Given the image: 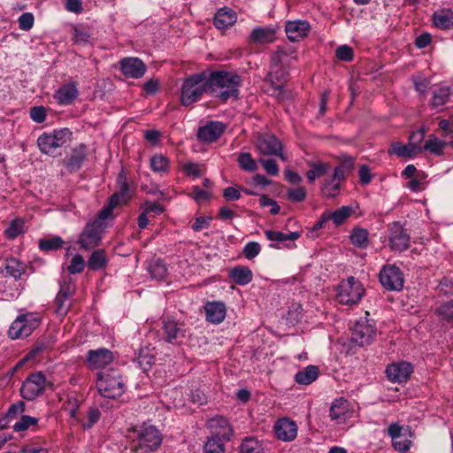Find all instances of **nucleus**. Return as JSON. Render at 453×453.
<instances>
[{
	"label": "nucleus",
	"mask_w": 453,
	"mask_h": 453,
	"mask_svg": "<svg viewBox=\"0 0 453 453\" xmlns=\"http://www.w3.org/2000/svg\"><path fill=\"white\" fill-rule=\"evenodd\" d=\"M150 166L154 172L165 173L168 170V158L163 155H155L150 159Z\"/></svg>",
	"instance_id": "49"
},
{
	"label": "nucleus",
	"mask_w": 453,
	"mask_h": 453,
	"mask_svg": "<svg viewBox=\"0 0 453 453\" xmlns=\"http://www.w3.org/2000/svg\"><path fill=\"white\" fill-rule=\"evenodd\" d=\"M206 426L210 429L211 436L223 441H230L234 434V430L226 418L216 416L210 418Z\"/></svg>",
	"instance_id": "13"
},
{
	"label": "nucleus",
	"mask_w": 453,
	"mask_h": 453,
	"mask_svg": "<svg viewBox=\"0 0 453 453\" xmlns=\"http://www.w3.org/2000/svg\"><path fill=\"white\" fill-rule=\"evenodd\" d=\"M38 419L30 416L24 415L13 426V430L16 432H22L27 430L31 426L36 425Z\"/></svg>",
	"instance_id": "53"
},
{
	"label": "nucleus",
	"mask_w": 453,
	"mask_h": 453,
	"mask_svg": "<svg viewBox=\"0 0 453 453\" xmlns=\"http://www.w3.org/2000/svg\"><path fill=\"white\" fill-rule=\"evenodd\" d=\"M269 88H267L268 93L275 96L279 101H284L288 98V93L283 89L281 84H276L273 80L268 81Z\"/></svg>",
	"instance_id": "50"
},
{
	"label": "nucleus",
	"mask_w": 453,
	"mask_h": 453,
	"mask_svg": "<svg viewBox=\"0 0 453 453\" xmlns=\"http://www.w3.org/2000/svg\"><path fill=\"white\" fill-rule=\"evenodd\" d=\"M236 20V12L231 8L226 6L216 12L213 23L218 29H226L232 27Z\"/></svg>",
	"instance_id": "22"
},
{
	"label": "nucleus",
	"mask_w": 453,
	"mask_h": 453,
	"mask_svg": "<svg viewBox=\"0 0 453 453\" xmlns=\"http://www.w3.org/2000/svg\"><path fill=\"white\" fill-rule=\"evenodd\" d=\"M90 38V34L88 30L74 27L73 30V40L75 43H87Z\"/></svg>",
	"instance_id": "62"
},
{
	"label": "nucleus",
	"mask_w": 453,
	"mask_h": 453,
	"mask_svg": "<svg viewBox=\"0 0 453 453\" xmlns=\"http://www.w3.org/2000/svg\"><path fill=\"white\" fill-rule=\"evenodd\" d=\"M433 21L436 27L443 30L453 28V11L450 9H441L435 12L433 15Z\"/></svg>",
	"instance_id": "28"
},
{
	"label": "nucleus",
	"mask_w": 453,
	"mask_h": 453,
	"mask_svg": "<svg viewBox=\"0 0 453 453\" xmlns=\"http://www.w3.org/2000/svg\"><path fill=\"white\" fill-rule=\"evenodd\" d=\"M261 251V245L257 242H249L242 250L243 256L251 260L256 257Z\"/></svg>",
	"instance_id": "56"
},
{
	"label": "nucleus",
	"mask_w": 453,
	"mask_h": 453,
	"mask_svg": "<svg viewBox=\"0 0 453 453\" xmlns=\"http://www.w3.org/2000/svg\"><path fill=\"white\" fill-rule=\"evenodd\" d=\"M148 269L151 278L157 280H164L167 274L165 265L159 259L151 261Z\"/></svg>",
	"instance_id": "41"
},
{
	"label": "nucleus",
	"mask_w": 453,
	"mask_h": 453,
	"mask_svg": "<svg viewBox=\"0 0 453 453\" xmlns=\"http://www.w3.org/2000/svg\"><path fill=\"white\" fill-rule=\"evenodd\" d=\"M96 387L100 394L107 398H116L125 391L124 381L114 370L98 373Z\"/></svg>",
	"instance_id": "2"
},
{
	"label": "nucleus",
	"mask_w": 453,
	"mask_h": 453,
	"mask_svg": "<svg viewBox=\"0 0 453 453\" xmlns=\"http://www.w3.org/2000/svg\"><path fill=\"white\" fill-rule=\"evenodd\" d=\"M335 56L339 60L350 62L353 59V50L349 45H342L336 49Z\"/></svg>",
	"instance_id": "59"
},
{
	"label": "nucleus",
	"mask_w": 453,
	"mask_h": 453,
	"mask_svg": "<svg viewBox=\"0 0 453 453\" xmlns=\"http://www.w3.org/2000/svg\"><path fill=\"white\" fill-rule=\"evenodd\" d=\"M107 265V257L104 250H96L90 255L88 266L91 271H98Z\"/></svg>",
	"instance_id": "33"
},
{
	"label": "nucleus",
	"mask_w": 453,
	"mask_h": 453,
	"mask_svg": "<svg viewBox=\"0 0 453 453\" xmlns=\"http://www.w3.org/2000/svg\"><path fill=\"white\" fill-rule=\"evenodd\" d=\"M447 146V142L438 140L434 135H430L429 139L425 142L422 150L431 152L434 155H441L443 150Z\"/></svg>",
	"instance_id": "39"
},
{
	"label": "nucleus",
	"mask_w": 453,
	"mask_h": 453,
	"mask_svg": "<svg viewBox=\"0 0 453 453\" xmlns=\"http://www.w3.org/2000/svg\"><path fill=\"white\" fill-rule=\"evenodd\" d=\"M379 280L383 288L389 291H400L403 288V274L395 265H385L379 273Z\"/></svg>",
	"instance_id": "9"
},
{
	"label": "nucleus",
	"mask_w": 453,
	"mask_h": 453,
	"mask_svg": "<svg viewBox=\"0 0 453 453\" xmlns=\"http://www.w3.org/2000/svg\"><path fill=\"white\" fill-rule=\"evenodd\" d=\"M242 77L234 72H200V94L207 93L226 104L229 99L238 100Z\"/></svg>",
	"instance_id": "1"
},
{
	"label": "nucleus",
	"mask_w": 453,
	"mask_h": 453,
	"mask_svg": "<svg viewBox=\"0 0 453 453\" xmlns=\"http://www.w3.org/2000/svg\"><path fill=\"white\" fill-rule=\"evenodd\" d=\"M240 453H264V449L257 439L247 437L240 446Z\"/></svg>",
	"instance_id": "40"
},
{
	"label": "nucleus",
	"mask_w": 453,
	"mask_h": 453,
	"mask_svg": "<svg viewBox=\"0 0 453 453\" xmlns=\"http://www.w3.org/2000/svg\"><path fill=\"white\" fill-rule=\"evenodd\" d=\"M121 203H123V201L119 199V195H112L109 200L108 205L99 212V219L97 220L101 222V220L110 218L112 214L113 209Z\"/></svg>",
	"instance_id": "46"
},
{
	"label": "nucleus",
	"mask_w": 453,
	"mask_h": 453,
	"mask_svg": "<svg viewBox=\"0 0 453 453\" xmlns=\"http://www.w3.org/2000/svg\"><path fill=\"white\" fill-rule=\"evenodd\" d=\"M388 153L389 155H396L398 157H411L415 154V151L410 145L395 142L390 145Z\"/></svg>",
	"instance_id": "37"
},
{
	"label": "nucleus",
	"mask_w": 453,
	"mask_h": 453,
	"mask_svg": "<svg viewBox=\"0 0 453 453\" xmlns=\"http://www.w3.org/2000/svg\"><path fill=\"white\" fill-rule=\"evenodd\" d=\"M310 30V24L304 20L288 21L285 26V32L291 42H298L307 35Z\"/></svg>",
	"instance_id": "20"
},
{
	"label": "nucleus",
	"mask_w": 453,
	"mask_h": 453,
	"mask_svg": "<svg viewBox=\"0 0 453 453\" xmlns=\"http://www.w3.org/2000/svg\"><path fill=\"white\" fill-rule=\"evenodd\" d=\"M341 189V183L333 180L332 179L326 180L321 188L322 195L328 198L335 197Z\"/></svg>",
	"instance_id": "48"
},
{
	"label": "nucleus",
	"mask_w": 453,
	"mask_h": 453,
	"mask_svg": "<svg viewBox=\"0 0 453 453\" xmlns=\"http://www.w3.org/2000/svg\"><path fill=\"white\" fill-rule=\"evenodd\" d=\"M162 330L165 341L169 343H176L180 337L184 336L182 326L172 319L163 321Z\"/></svg>",
	"instance_id": "23"
},
{
	"label": "nucleus",
	"mask_w": 453,
	"mask_h": 453,
	"mask_svg": "<svg viewBox=\"0 0 453 453\" xmlns=\"http://www.w3.org/2000/svg\"><path fill=\"white\" fill-rule=\"evenodd\" d=\"M224 441L217 437H209L203 447V453H225Z\"/></svg>",
	"instance_id": "42"
},
{
	"label": "nucleus",
	"mask_w": 453,
	"mask_h": 453,
	"mask_svg": "<svg viewBox=\"0 0 453 453\" xmlns=\"http://www.w3.org/2000/svg\"><path fill=\"white\" fill-rule=\"evenodd\" d=\"M226 125L220 121H207L206 124L200 127V142H214L225 132Z\"/></svg>",
	"instance_id": "17"
},
{
	"label": "nucleus",
	"mask_w": 453,
	"mask_h": 453,
	"mask_svg": "<svg viewBox=\"0 0 453 453\" xmlns=\"http://www.w3.org/2000/svg\"><path fill=\"white\" fill-rule=\"evenodd\" d=\"M329 416L338 424L344 423L349 418L348 402L342 398L335 399L330 407Z\"/></svg>",
	"instance_id": "25"
},
{
	"label": "nucleus",
	"mask_w": 453,
	"mask_h": 453,
	"mask_svg": "<svg viewBox=\"0 0 453 453\" xmlns=\"http://www.w3.org/2000/svg\"><path fill=\"white\" fill-rule=\"evenodd\" d=\"M64 241L59 236H54L50 239H42L39 241V248L42 251L57 250L62 248Z\"/></svg>",
	"instance_id": "44"
},
{
	"label": "nucleus",
	"mask_w": 453,
	"mask_h": 453,
	"mask_svg": "<svg viewBox=\"0 0 453 453\" xmlns=\"http://www.w3.org/2000/svg\"><path fill=\"white\" fill-rule=\"evenodd\" d=\"M118 183L119 185V191L114 195H119V199L126 203L128 198V185L127 182V177L125 173L122 171L118 177Z\"/></svg>",
	"instance_id": "55"
},
{
	"label": "nucleus",
	"mask_w": 453,
	"mask_h": 453,
	"mask_svg": "<svg viewBox=\"0 0 453 453\" xmlns=\"http://www.w3.org/2000/svg\"><path fill=\"white\" fill-rule=\"evenodd\" d=\"M377 334L373 320L360 319L351 327V341L360 347L370 345Z\"/></svg>",
	"instance_id": "6"
},
{
	"label": "nucleus",
	"mask_w": 453,
	"mask_h": 453,
	"mask_svg": "<svg viewBox=\"0 0 453 453\" xmlns=\"http://www.w3.org/2000/svg\"><path fill=\"white\" fill-rule=\"evenodd\" d=\"M306 196L307 193L305 188L299 187L297 188L288 189L287 197L291 202L299 203L303 201L306 198Z\"/></svg>",
	"instance_id": "58"
},
{
	"label": "nucleus",
	"mask_w": 453,
	"mask_h": 453,
	"mask_svg": "<svg viewBox=\"0 0 453 453\" xmlns=\"http://www.w3.org/2000/svg\"><path fill=\"white\" fill-rule=\"evenodd\" d=\"M204 311L207 321L212 324H219L226 318V308L223 302H208L204 305Z\"/></svg>",
	"instance_id": "19"
},
{
	"label": "nucleus",
	"mask_w": 453,
	"mask_h": 453,
	"mask_svg": "<svg viewBox=\"0 0 453 453\" xmlns=\"http://www.w3.org/2000/svg\"><path fill=\"white\" fill-rule=\"evenodd\" d=\"M7 275L18 280L26 272V266L16 258L7 259L4 265Z\"/></svg>",
	"instance_id": "35"
},
{
	"label": "nucleus",
	"mask_w": 453,
	"mask_h": 453,
	"mask_svg": "<svg viewBox=\"0 0 453 453\" xmlns=\"http://www.w3.org/2000/svg\"><path fill=\"white\" fill-rule=\"evenodd\" d=\"M85 268V260L80 254H76L71 260L70 265L67 267L68 272L71 274L81 273Z\"/></svg>",
	"instance_id": "52"
},
{
	"label": "nucleus",
	"mask_w": 453,
	"mask_h": 453,
	"mask_svg": "<svg viewBox=\"0 0 453 453\" xmlns=\"http://www.w3.org/2000/svg\"><path fill=\"white\" fill-rule=\"evenodd\" d=\"M25 411V403L22 401H19L16 403L12 404L8 411L5 414V417L10 421L12 419L17 418L19 414H21Z\"/></svg>",
	"instance_id": "60"
},
{
	"label": "nucleus",
	"mask_w": 453,
	"mask_h": 453,
	"mask_svg": "<svg viewBox=\"0 0 453 453\" xmlns=\"http://www.w3.org/2000/svg\"><path fill=\"white\" fill-rule=\"evenodd\" d=\"M412 366L410 363L403 361L388 365L386 373L389 380L393 382H405L412 373Z\"/></svg>",
	"instance_id": "16"
},
{
	"label": "nucleus",
	"mask_w": 453,
	"mask_h": 453,
	"mask_svg": "<svg viewBox=\"0 0 453 453\" xmlns=\"http://www.w3.org/2000/svg\"><path fill=\"white\" fill-rule=\"evenodd\" d=\"M46 386V379L42 372L30 374L23 382L20 394L24 399L32 401L41 395Z\"/></svg>",
	"instance_id": "10"
},
{
	"label": "nucleus",
	"mask_w": 453,
	"mask_h": 453,
	"mask_svg": "<svg viewBox=\"0 0 453 453\" xmlns=\"http://www.w3.org/2000/svg\"><path fill=\"white\" fill-rule=\"evenodd\" d=\"M352 209L349 206H342L334 212L328 211L329 219H332L335 226L342 225L350 215Z\"/></svg>",
	"instance_id": "43"
},
{
	"label": "nucleus",
	"mask_w": 453,
	"mask_h": 453,
	"mask_svg": "<svg viewBox=\"0 0 453 453\" xmlns=\"http://www.w3.org/2000/svg\"><path fill=\"white\" fill-rule=\"evenodd\" d=\"M229 278L237 285H247L253 278L251 270L243 265H237L232 268L228 273Z\"/></svg>",
	"instance_id": "27"
},
{
	"label": "nucleus",
	"mask_w": 453,
	"mask_h": 453,
	"mask_svg": "<svg viewBox=\"0 0 453 453\" xmlns=\"http://www.w3.org/2000/svg\"><path fill=\"white\" fill-rule=\"evenodd\" d=\"M30 117L36 123H42L46 118V110L43 106H35L30 109Z\"/></svg>",
	"instance_id": "64"
},
{
	"label": "nucleus",
	"mask_w": 453,
	"mask_h": 453,
	"mask_svg": "<svg viewBox=\"0 0 453 453\" xmlns=\"http://www.w3.org/2000/svg\"><path fill=\"white\" fill-rule=\"evenodd\" d=\"M273 430L276 437L284 441H291L297 435V425L288 418L278 419L273 426Z\"/></svg>",
	"instance_id": "15"
},
{
	"label": "nucleus",
	"mask_w": 453,
	"mask_h": 453,
	"mask_svg": "<svg viewBox=\"0 0 453 453\" xmlns=\"http://www.w3.org/2000/svg\"><path fill=\"white\" fill-rule=\"evenodd\" d=\"M73 295V288L69 284L62 285L58 293L55 303L57 306V313L65 316L71 307L70 299Z\"/></svg>",
	"instance_id": "21"
},
{
	"label": "nucleus",
	"mask_w": 453,
	"mask_h": 453,
	"mask_svg": "<svg viewBox=\"0 0 453 453\" xmlns=\"http://www.w3.org/2000/svg\"><path fill=\"white\" fill-rule=\"evenodd\" d=\"M25 222L21 219H15L5 229L4 234L9 239H14L24 232Z\"/></svg>",
	"instance_id": "47"
},
{
	"label": "nucleus",
	"mask_w": 453,
	"mask_h": 453,
	"mask_svg": "<svg viewBox=\"0 0 453 453\" xmlns=\"http://www.w3.org/2000/svg\"><path fill=\"white\" fill-rule=\"evenodd\" d=\"M34 21H35V19H34V16L32 13H30V12L23 13L19 18V27L21 30L28 31L33 27Z\"/></svg>",
	"instance_id": "63"
},
{
	"label": "nucleus",
	"mask_w": 453,
	"mask_h": 453,
	"mask_svg": "<svg viewBox=\"0 0 453 453\" xmlns=\"http://www.w3.org/2000/svg\"><path fill=\"white\" fill-rule=\"evenodd\" d=\"M78 88L75 83H67L61 86L54 96L60 104H71L78 96Z\"/></svg>",
	"instance_id": "26"
},
{
	"label": "nucleus",
	"mask_w": 453,
	"mask_h": 453,
	"mask_svg": "<svg viewBox=\"0 0 453 453\" xmlns=\"http://www.w3.org/2000/svg\"><path fill=\"white\" fill-rule=\"evenodd\" d=\"M122 73L128 78L139 79L147 70L145 64L138 58H125L119 61Z\"/></svg>",
	"instance_id": "14"
},
{
	"label": "nucleus",
	"mask_w": 453,
	"mask_h": 453,
	"mask_svg": "<svg viewBox=\"0 0 453 453\" xmlns=\"http://www.w3.org/2000/svg\"><path fill=\"white\" fill-rule=\"evenodd\" d=\"M102 222L99 220L88 223L80 234V247L88 250L98 246L102 239Z\"/></svg>",
	"instance_id": "11"
},
{
	"label": "nucleus",
	"mask_w": 453,
	"mask_h": 453,
	"mask_svg": "<svg viewBox=\"0 0 453 453\" xmlns=\"http://www.w3.org/2000/svg\"><path fill=\"white\" fill-rule=\"evenodd\" d=\"M259 204L261 207H271L270 213L276 215L280 212V207L276 201L271 199L266 195H262L259 198Z\"/></svg>",
	"instance_id": "61"
},
{
	"label": "nucleus",
	"mask_w": 453,
	"mask_h": 453,
	"mask_svg": "<svg viewBox=\"0 0 453 453\" xmlns=\"http://www.w3.org/2000/svg\"><path fill=\"white\" fill-rule=\"evenodd\" d=\"M369 233L365 228L355 227L350 233L351 243L359 249H366L369 243Z\"/></svg>",
	"instance_id": "32"
},
{
	"label": "nucleus",
	"mask_w": 453,
	"mask_h": 453,
	"mask_svg": "<svg viewBox=\"0 0 453 453\" xmlns=\"http://www.w3.org/2000/svg\"><path fill=\"white\" fill-rule=\"evenodd\" d=\"M80 403L81 400L76 394H71L68 395L65 408L69 411L72 418H75L77 417V411L80 407Z\"/></svg>",
	"instance_id": "57"
},
{
	"label": "nucleus",
	"mask_w": 453,
	"mask_h": 453,
	"mask_svg": "<svg viewBox=\"0 0 453 453\" xmlns=\"http://www.w3.org/2000/svg\"><path fill=\"white\" fill-rule=\"evenodd\" d=\"M426 130L420 128L415 132H412L409 137V145L414 149L415 153L421 151L422 149L418 148V144L424 140Z\"/></svg>",
	"instance_id": "54"
},
{
	"label": "nucleus",
	"mask_w": 453,
	"mask_h": 453,
	"mask_svg": "<svg viewBox=\"0 0 453 453\" xmlns=\"http://www.w3.org/2000/svg\"><path fill=\"white\" fill-rule=\"evenodd\" d=\"M275 38V30L271 27H257L250 35L252 42L261 44L273 42Z\"/></svg>",
	"instance_id": "29"
},
{
	"label": "nucleus",
	"mask_w": 453,
	"mask_h": 453,
	"mask_svg": "<svg viewBox=\"0 0 453 453\" xmlns=\"http://www.w3.org/2000/svg\"><path fill=\"white\" fill-rule=\"evenodd\" d=\"M451 95V88L449 86H442L433 92L431 106L436 108L444 105Z\"/></svg>",
	"instance_id": "34"
},
{
	"label": "nucleus",
	"mask_w": 453,
	"mask_h": 453,
	"mask_svg": "<svg viewBox=\"0 0 453 453\" xmlns=\"http://www.w3.org/2000/svg\"><path fill=\"white\" fill-rule=\"evenodd\" d=\"M40 319L33 313L22 314L12 323L9 336L12 339L25 338L30 335L39 326Z\"/></svg>",
	"instance_id": "5"
},
{
	"label": "nucleus",
	"mask_w": 453,
	"mask_h": 453,
	"mask_svg": "<svg viewBox=\"0 0 453 453\" xmlns=\"http://www.w3.org/2000/svg\"><path fill=\"white\" fill-rule=\"evenodd\" d=\"M365 292L363 284L355 277L349 276L340 284L337 298L342 304L352 305L360 301Z\"/></svg>",
	"instance_id": "4"
},
{
	"label": "nucleus",
	"mask_w": 453,
	"mask_h": 453,
	"mask_svg": "<svg viewBox=\"0 0 453 453\" xmlns=\"http://www.w3.org/2000/svg\"><path fill=\"white\" fill-rule=\"evenodd\" d=\"M87 359L94 368H99L109 365L113 360V354L107 349H98L89 350Z\"/></svg>",
	"instance_id": "24"
},
{
	"label": "nucleus",
	"mask_w": 453,
	"mask_h": 453,
	"mask_svg": "<svg viewBox=\"0 0 453 453\" xmlns=\"http://www.w3.org/2000/svg\"><path fill=\"white\" fill-rule=\"evenodd\" d=\"M311 169L307 171L306 176L309 182H313L317 178L324 176L329 169L326 163H310Z\"/></svg>",
	"instance_id": "38"
},
{
	"label": "nucleus",
	"mask_w": 453,
	"mask_h": 453,
	"mask_svg": "<svg viewBox=\"0 0 453 453\" xmlns=\"http://www.w3.org/2000/svg\"><path fill=\"white\" fill-rule=\"evenodd\" d=\"M388 230V246L392 251L403 252L410 248V234L399 221H394L389 224Z\"/></svg>",
	"instance_id": "8"
},
{
	"label": "nucleus",
	"mask_w": 453,
	"mask_h": 453,
	"mask_svg": "<svg viewBox=\"0 0 453 453\" xmlns=\"http://www.w3.org/2000/svg\"><path fill=\"white\" fill-rule=\"evenodd\" d=\"M73 133L68 128L44 133L37 139L40 150L48 155L55 156L58 148L63 147L72 139Z\"/></svg>",
	"instance_id": "3"
},
{
	"label": "nucleus",
	"mask_w": 453,
	"mask_h": 453,
	"mask_svg": "<svg viewBox=\"0 0 453 453\" xmlns=\"http://www.w3.org/2000/svg\"><path fill=\"white\" fill-rule=\"evenodd\" d=\"M319 373V371L317 366L308 365L296 374L295 380L301 385H309L318 378Z\"/></svg>",
	"instance_id": "31"
},
{
	"label": "nucleus",
	"mask_w": 453,
	"mask_h": 453,
	"mask_svg": "<svg viewBox=\"0 0 453 453\" xmlns=\"http://www.w3.org/2000/svg\"><path fill=\"white\" fill-rule=\"evenodd\" d=\"M198 99V74L195 73L182 84L181 104L188 106Z\"/></svg>",
	"instance_id": "18"
},
{
	"label": "nucleus",
	"mask_w": 453,
	"mask_h": 453,
	"mask_svg": "<svg viewBox=\"0 0 453 453\" xmlns=\"http://www.w3.org/2000/svg\"><path fill=\"white\" fill-rule=\"evenodd\" d=\"M87 156V148L85 145L81 144L77 148H74L72 151V154L67 160L66 166L71 171H77L83 161L85 160Z\"/></svg>",
	"instance_id": "30"
},
{
	"label": "nucleus",
	"mask_w": 453,
	"mask_h": 453,
	"mask_svg": "<svg viewBox=\"0 0 453 453\" xmlns=\"http://www.w3.org/2000/svg\"><path fill=\"white\" fill-rule=\"evenodd\" d=\"M238 164L242 170L248 172H254L257 168V162L251 157L250 153L242 152L240 153L237 158Z\"/></svg>",
	"instance_id": "45"
},
{
	"label": "nucleus",
	"mask_w": 453,
	"mask_h": 453,
	"mask_svg": "<svg viewBox=\"0 0 453 453\" xmlns=\"http://www.w3.org/2000/svg\"><path fill=\"white\" fill-rule=\"evenodd\" d=\"M162 443V436L157 429L150 426L143 427L137 434L135 451L149 453L157 450Z\"/></svg>",
	"instance_id": "7"
},
{
	"label": "nucleus",
	"mask_w": 453,
	"mask_h": 453,
	"mask_svg": "<svg viewBox=\"0 0 453 453\" xmlns=\"http://www.w3.org/2000/svg\"><path fill=\"white\" fill-rule=\"evenodd\" d=\"M435 313L445 320H453V300L441 303L435 309Z\"/></svg>",
	"instance_id": "51"
},
{
	"label": "nucleus",
	"mask_w": 453,
	"mask_h": 453,
	"mask_svg": "<svg viewBox=\"0 0 453 453\" xmlns=\"http://www.w3.org/2000/svg\"><path fill=\"white\" fill-rule=\"evenodd\" d=\"M265 234L269 241L280 242L286 241H296L301 236V233L298 231L285 234L279 231L265 230Z\"/></svg>",
	"instance_id": "36"
},
{
	"label": "nucleus",
	"mask_w": 453,
	"mask_h": 453,
	"mask_svg": "<svg viewBox=\"0 0 453 453\" xmlns=\"http://www.w3.org/2000/svg\"><path fill=\"white\" fill-rule=\"evenodd\" d=\"M256 147L257 150L264 155H274L286 160L282 153L281 142L273 134H265L258 136Z\"/></svg>",
	"instance_id": "12"
}]
</instances>
